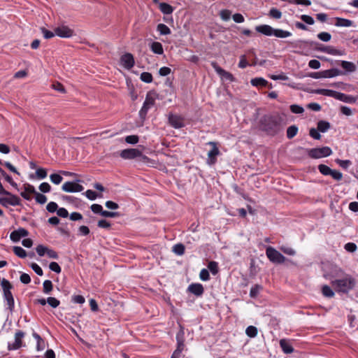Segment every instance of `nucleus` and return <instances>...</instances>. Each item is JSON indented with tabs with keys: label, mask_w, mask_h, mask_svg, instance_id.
Returning a JSON list of instances; mask_svg holds the SVG:
<instances>
[{
	"label": "nucleus",
	"mask_w": 358,
	"mask_h": 358,
	"mask_svg": "<svg viewBox=\"0 0 358 358\" xmlns=\"http://www.w3.org/2000/svg\"><path fill=\"white\" fill-rule=\"evenodd\" d=\"M1 285L3 289V299L6 301L8 308L10 312H13L15 307V302L11 289L13 288V286L5 278L1 281Z\"/></svg>",
	"instance_id": "20e7f679"
},
{
	"label": "nucleus",
	"mask_w": 358,
	"mask_h": 358,
	"mask_svg": "<svg viewBox=\"0 0 358 358\" xmlns=\"http://www.w3.org/2000/svg\"><path fill=\"white\" fill-rule=\"evenodd\" d=\"M330 176L337 181H339L343 178L342 173L336 170H332Z\"/></svg>",
	"instance_id": "052dcab7"
},
{
	"label": "nucleus",
	"mask_w": 358,
	"mask_h": 358,
	"mask_svg": "<svg viewBox=\"0 0 358 358\" xmlns=\"http://www.w3.org/2000/svg\"><path fill=\"white\" fill-rule=\"evenodd\" d=\"M50 178L51 182L56 185H59L63 180L62 177L57 173L51 174Z\"/></svg>",
	"instance_id": "09e8293b"
},
{
	"label": "nucleus",
	"mask_w": 358,
	"mask_h": 358,
	"mask_svg": "<svg viewBox=\"0 0 358 358\" xmlns=\"http://www.w3.org/2000/svg\"><path fill=\"white\" fill-rule=\"evenodd\" d=\"M280 347L282 348V350L285 354H289V353H292L294 351V348H292L291 344L288 341L285 340V339L280 340Z\"/></svg>",
	"instance_id": "393cba45"
},
{
	"label": "nucleus",
	"mask_w": 358,
	"mask_h": 358,
	"mask_svg": "<svg viewBox=\"0 0 358 358\" xmlns=\"http://www.w3.org/2000/svg\"><path fill=\"white\" fill-rule=\"evenodd\" d=\"M155 103V99L152 96H150V94H148L145 98V100L143 103V105L141 109L139 111V115L141 118H145L148 111L150 108H151Z\"/></svg>",
	"instance_id": "1a4fd4ad"
},
{
	"label": "nucleus",
	"mask_w": 358,
	"mask_h": 358,
	"mask_svg": "<svg viewBox=\"0 0 358 358\" xmlns=\"http://www.w3.org/2000/svg\"><path fill=\"white\" fill-rule=\"evenodd\" d=\"M120 64L126 69H131L135 64L134 56L131 53H125L120 57Z\"/></svg>",
	"instance_id": "4468645a"
},
{
	"label": "nucleus",
	"mask_w": 358,
	"mask_h": 358,
	"mask_svg": "<svg viewBox=\"0 0 358 358\" xmlns=\"http://www.w3.org/2000/svg\"><path fill=\"white\" fill-rule=\"evenodd\" d=\"M159 9L162 13L166 15L171 14L173 11V7L166 3H161L159 4Z\"/></svg>",
	"instance_id": "c85d7f7f"
},
{
	"label": "nucleus",
	"mask_w": 358,
	"mask_h": 358,
	"mask_svg": "<svg viewBox=\"0 0 358 358\" xmlns=\"http://www.w3.org/2000/svg\"><path fill=\"white\" fill-rule=\"evenodd\" d=\"M85 194L90 200H95L98 196L96 192L91 189L87 190Z\"/></svg>",
	"instance_id": "338daca9"
},
{
	"label": "nucleus",
	"mask_w": 358,
	"mask_h": 358,
	"mask_svg": "<svg viewBox=\"0 0 358 358\" xmlns=\"http://www.w3.org/2000/svg\"><path fill=\"white\" fill-rule=\"evenodd\" d=\"M355 279L349 274H345L338 279L331 280V285L336 292L348 293L355 286Z\"/></svg>",
	"instance_id": "f03ea898"
},
{
	"label": "nucleus",
	"mask_w": 358,
	"mask_h": 358,
	"mask_svg": "<svg viewBox=\"0 0 358 358\" xmlns=\"http://www.w3.org/2000/svg\"><path fill=\"white\" fill-rule=\"evenodd\" d=\"M300 18L301 19L302 21H303L305 23L308 24L312 25L315 22L314 19L311 16L308 15H302Z\"/></svg>",
	"instance_id": "13d9d810"
},
{
	"label": "nucleus",
	"mask_w": 358,
	"mask_h": 358,
	"mask_svg": "<svg viewBox=\"0 0 358 358\" xmlns=\"http://www.w3.org/2000/svg\"><path fill=\"white\" fill-rule=\"evenodd\" d=\"M338 100L345 103H352L357 101V99L351 95H348L341 92Z\"/></svg>",
	"instance_id": "bb28decb"
},
{
	"label": "nucleus",
	"mask_w": 358,
	"mask_h": 358,
	"mask_svg": "<svg viewBox=\"0 0 358 358\" xmlns=\"http://www.w3.org/2000/svg\"><path fill=\"white\" fill-rule=\"evenodd\" d=\"M188 291L196 296H201L203 294L204 289L200 283H192L189 285Z\"/></svg>",
	"instance_id": "a211bd4d"
},
{
	"label": "nucleus",
	"mask_w": 358,
	"mask_h": 358,
	"mask_svg": "<svg viewBox=\"0 0 358 358\" xmlns=\"http://www.w3.org/2000/svg\"><path fill=\"white\" fill-rule=\"evenodd\" d=\"M58 206L55 202L51 201L48 203L46 209L50 213H55L57 210Z\"/></svg>",
	"instance_id": "4d7b16f0"
},
{
	"label": "nucleus",
	"mask_w": 358,
	"mask_h": 358,
	"mask_svg": "<svg viewBox=\"0 0 358 358\" xmlns=\"http://www.w3.org/2000/svg\"><path fill=\"white\" fill-rule=\"evenodd\" d=\"M62 188L66 192H80L84 189L82 185L74 182H66L63 184Z\"/></svg>",
	"instance_id": "2eb2a0df"
},
{
	"label": "nucleus",
	"mask_w": 358,
	"mask_h": 358,
	"mask_svg": "<svg viewBox=\"0 0 358 358\" xmlns=\"http://www.w3.org/2000/svg\"><path fill=\"white\" fill-rule=\"evenodd\" d=\"M316 50L332 55H342L343 52L331 46L316 47Z\"/></svg>",
	"instance_id": "aec40b11"
},
{
	"label": "nucleus",
	"mask_w": 358,
	"mask_h": 358,
	"mask_svg": "<svg viewBox=\"0 0 358 358\" xmlns=\"http://www.w3.org/2000/svg\"><path fill=\"white\" fill-rule=\"evenodd\" d=\"M28 231L24 228H19L17 230L12 231L10 234V238L13 242H17L22 237L28 236Z\"/></svg>",
	"instance_id": "dca6fc26"
},
{
	"label": "nucleus",
	"mask_w": 358,
	"mask_h": 358,
	"mask_svg": "<svg viewBox=\"0 0 358 358\" xmlns=\"http://www.w3.org/2000/svg\"><path fill=\"white\" fill-rule=\"evenodd\" d=\"M72 301L76 303L83 304L85 303V299L81 295H74L72 296Z\"/></svg>",
	"instance_id": "69168bd1"
},
{
	"label": "nucleus",
	"mask_w": 358,
	"mask_h": 358,
	"mask_svg": "<svg viewBox=\"0 0 358 358\" xmlns=\"http://www.w3.org/2000/svg\"><path fill=\"white\" fill-rule=\"evenodd\" d=\"M322 78H333L342 74V72L337 69H331L322 71Z\"/></svg>",
	"instance_id": "b1692460"
},
{
	"label": "nucleus",
	"mask_w": 358,
	"mask_h": 358,
	"mask_svg": "<svg viewBox=\"0 0 358 358\" xmlns=\"http://www.w3.org/2000/svg\"><path fill=\"white\" fill-rule=\"evenodd\" d=\"M250 83H251L252 85L255 86V87H258V86L265 87L268 85V81L266 80L263 78H253L251 80Z\"/></svg>",
	"instance_id": "cd10ccee"
},
{
	"label": "nucleus",
	"mask_w": 358,
	"mask_h": 358,
	"mask_svg": "<svg viewBox=\"0 0 358 358\" xmlns=\"http://www.w3.org/2000/svg\"><path fill=\"white\" fill-rule=\"evenodd\" d=\"M231 12L229 10H222L220 13V17L224 21H227L230 19Z\"/></svg>",
	"instance_id": "de8ad7c7"
},
{
	"label": "nucleus",
	"mask_w": 358,
	"mask_h": 358,
	"mask_svg": "<svg viewBox=\"0 0 358 358\" xmlns=\"http://www.w3.org/2000/svg\"><path fill=\"white\" fill-rule=\"evenodd\" d=\"M322 294L329 298H331L334 296V292L332 289L328 285H324L322 288Z\"/></svg>",
	"instance_id": "c9c22d12"
},
{
	"label": "nucleus",
	"mask_w": 358,
	"mask_h": 358,
	"mask_svg": "<svg viewBox=\"0 0 358 358\" xmlns=\"http://www.w3.org/2000/svg\"><path fill=\"white\" fill-rule=\"evenodd\" d=\"M13 250L15 255L20 258H24L27 256L26 251L20 246H14Z\"/></svg>",
	"instance_id": "4c0bfd02"
},
{
	"label": "nucleus",
	"mask_w": 358,
	"mask_h": 358,
	"mask_svg": "<svg viewBox=\"0 0 358 358\" xmlns=\"http://www.w3.org/2000/svg\"><path fill=\"white\" fill-rule=\"evenodd\" d=\"M317 38L322 41L328 42L331 40V36L329 33L323 31L317 34Z\"/></svg>",
	"instance_id": "37998d69"
},
{
	"label": "nucleus",
	"mask_w": 358,
	"mask_h": 358,
	"mask_svg": "<svg viewBox=\"0 0 358 358\" xmlns=\"http://www.w3.org/2000/svg\"><path fill=\"white\" fill-rule=\"evenodd\" d=\"M298 127L296 125H292L287 129V137L288 139L293 138L298 133Z\"/></svg>",
	"instance_id": "7c9ffc66"
},
{
	"label": "nucleus",
	"mask_w": 358,
	"mask_h": 358,
	"mask_svg": "<svg viewBox=\"0 0 358 358\" xmlns=\"http://www.w3.org/2000/svg\"><path fill=\"white\" fill-rule=\"evenodd\" d=\"M345 274V273L341 268H340L337 266H334V268H332L331 274L330 275L324 274V277L326 278H329V276H331V278H337V279H338V278H341V277H343Z\"/></svg>",
	"instance_id": "4be33fe9"
},
{
	"label": "nucleus",
	"mask_w": 358,
	"mask_h": 358,
	"mask_svg": "<svg viewBox=\"0 0 358 358\" xmlns=\"http://www.w3.org/2000/svg\"><path fill=\"white\" fill-rule=\"evenodd\" d=\"M269 15L274 19H280L282 17V13L278 9L273 8L269 11Z\"/></svg>",
	"instance_id": "49530a36"
},
{
	"label": "nucleus",
	"mask_w": 358,
	"mask_h": 358,
	"mask_svg": "<svg viewBox=\"0 0 358 358\" xmlns=\"http://www.w3.org/2000/svg\"><path fill=\"white\" fill-rule=\"evenodd\" d=\"M49 268L51 271L57 273H60L62 271L60 266L57 262H52L49 264Z\"/></svg>",
	"instance_id": "6e6d98bb"
},
{
	"label": "nucleus",
	"mask_w": 358,
	"mask_h": 358,
	"mask_svg": "<svg viewBox=\"0 0 358 358\" xmlns=\"http://www.w3.org/2000/svg\"><path fill=\"white\" fill-rule=\"evenodd\" d=\"M330 128L329 122L320 120L317 122V129L321 132H326Z\"/></svg>",
	"instance_id": "473e14b6"
},
{
	"label": "nucleus",
	"mask_w": 358,
	"mask_h": 358,
	"mask_svg": "<svg viewBox=\"0 0 358 358\" xmlns=\"http://www.w3.org/2000/svg\"><path fill=\"white\" fill-rule=\"evenodd\" d=\"M286 124L284 115H265L259 120V129L266 134L274 136L282 131Z\"/></svg>",
	"instance_id": "f257e3e1"
},
{
	"label": "nucleus",
	"mask_w": 358,
	"mask_h": 358,
	"mask_svg": "<svg viewBox=\"0 0 358 358\" xmlns=\"http://www.w3.org/2000/svg\"><path fill=\"white\" fill-rule=\"evenodd\" d=\"M157 30L160 33L161 35H168L171 34V29L169 27L162 23L157 25Z\"/></svg>",
	"instance_id": "2f4dec72"
},
{
	"label": "nucleus",
	"mask_w": 358,
	"mask_h": 358,
	"mask_svg": "<svg viewBox=\"0 0 358 358\" xmlns=\"http://www.w3.org/2000/svg\"><path fill=\"white\" fill-rule=\"evenodd\" d=\"M335 26L336 27H349L352 26L353 22L348 19H345L342 17H336Z\"/></svg>",
	"instance_id": "5701e85b"
},
{
	"label": "nucleus",
	"mask_w": 358,
	"mask_h": 358,
	"mask_svg": "<svg viewBox=\"0 0 358 358\" xmlns=\"http://www.w3.org/2000/svg\"><path fill=\"white\" fill-rule=\"evenodd\" d=\"M41 31L43 35V37L46 39H50L54 37L56 34H55V31H51L48 29H46L44 27H41Z\"/></svg>",
	"instance_id": "c03bdc74"
},
{
	"label": "nucleus",
	"mask_w": 358,
	"mask_h": 358,
	"mask_svg": "<svg viewBox=\"0 0 358 358\" xmlns=\"http://www.w3.org/2000/svg\"><path fill=\"white\" fill-rule=\"evenodd\" d=\"M208 268L213 275H216L218 273V264L216 262H210L208 264Z\"/></svg>",
	"instance_id": "79ce46f5"
},
{
	"label": "nucleus",
	"mask_w": 358,
	"mask_h": 358,
	"mask_svg": "<svg viewBox=\"0 0 358 358\" xmlns=\"http://www.w3.org/2000/svg\"><path fill=\"white\" fill-rule=\"evenodd\" d=\"M36 201L40 204H44L47 201V197L41 193L36 192L35 194Z\"/></svg>",
	"instance_id": "8fccbe9b"
},
{
	"label": "nucleus",
	"mask_w": 358,
	"mask_h": 358,
	"mask_svg": "<svg viewBox=\"0 0 358 358\" xmlns=\"http://www.w3.org/2000/svg\"><path fill=\"white\" fill-rule=\"evenodd\" d=\"M341 65L348 72H354L356 70L355 64L350 62L341 61Z\"/></svg>",
	"instance_id": "c756f323"
},
{
	"label": "nucleus",
	"mask_w": 358,
	"mask_h": 358,
	"mask_svg": "<svg viewBox=\"0 0 358 358\" xmlns=\"http://www.w3.org/2000/svg\"><path fill=\"white\" fill-rule=\"evenodd\" d=\"M306 151L308 156L313 159L326 157L330 156L332 154L331 149L327 146L307 149Z\"/></svg>",
	"instance_id": "39448f33"
},
{
	"label": "nucleus",
	"mask_w": 358,
	"mask_h": 358,
	"mask_svg": "<svg viewBox=\"0 0 358 358\" xmlns=\"http://www.w3.org/2000/svg\"><path fill=\"white\" fill-rule=\"evenodd\" d=\"M208 145L212 146L211 150L208 152V159H207V164L209 165H213L215 164L217 161V156H218L220 152L217 147V144L215 142L210 141L208 142Z\"/></svg>",
	"instance_id": "9d476101"
},
{
	"label": "nucleus",
	"mask_w": 358,
	"mask_h": 358,
	"mask_svg": "<svg viewBox=\"0 0 358 358\" xmlns=\"http://www.w3.org/2000/svg\"><path fill=\"white\" fill-rule=\"evenodd\" d=\"M141 80L145 83H150L152 81V76L149 72H143L140 76Z\"/></svg>",
	"instance_id": "ea45409f"
},
{
	"label": "nucleus",
	"mask_w": 358,
	"mask_h": 358,
	"mask_svg": "<svg viewBox=\"0 0 358 358\" xmlns=\"http://www.w3.org/2000/svg\"><path fill=\"white\" fill-rule=\"evenodd\" d=\"M315 92L317 94H322L330 97H333L336 99L338 100V97L340 96L341 92H336L331 90L327 89H318L315 91Z\"/></svg>",
	"instance_id": "6ab92c4d"
},
{
	"label": "nucleus",
	"mask_w": 358,
	"mask_h": 358,
	"mask_svg": "<svg viewBox=\"0 0 358 358\" xmlns=\"http://www.w3.org/2000/svg\"><path fill=\"white\" fill-rule=\"evenodd\" d=\"M48 250V248H47L43 245H39L36 248V252L40 257L44 256L45 254H46Z\"/></svg>",
	"instance_id": "603ef678"
},
{
	"label": "nucleus",
	"mask_w": 358,
	"mask_h": 358,
	"mask_svg": "<svg viewBox=\"0 0 358 358\" xmlns=\"http://www.w3.org/2000/svg\"><path fill=\"white\" fill-rule=\"evenodd\" d=\"M308 66L313 69H320L321 64L320 62L317 59H312L308 62Z\"/></svg>",
	"instance_id": "774afa93"
},
{
	"label": "nucleus",
	"mask_w": 358,
	"mask_h": 358,
	"mask_svg": "<svg viewBox=\"0 0 358 358\" xmlns=\"http://www.w3.org/2000/svg\"><path fill=\"white\" fill-rule=\"evenodd\" d=\"M24 337V333L22 331L18 330L15 334V341L13 343H8V350H16L22 347V339Z\"/></svg>",
	"instance_id": "6e6552de"
},
{
	"label": "nucleus",
	"mask_w": 358,
	"mask_h": 358,
	"mask_svg": "<svg viewBox=\"0 0 358 358\" xmlns=\"http://www.w3.org/2000/svg\"><path fill=\"white\" fill-rule=\"evenodd\" d=\"M173 252L178 255H182L185 253V246L182 243L173 245Z\"/></svg>",
	"instance_id": "e433bc0d"
},
{
	"label": "nucleus",
	"mask_w": 358,
	"mask_h": 358,
	"mask_svg": "<svg viewBox=\"0 0 358 358\" xmlns=\"http://www.w3.org/2000/svg\"><path fill=\"white\" fill-rule=\"evenodd\" d=\"M290 110L293 113H296V114H301V113H303L304 111V109L303 107H301L299 105H296V104L291 105Z\"/></svg>",
	"instance_id": "5fc2aeb1"
},
{
	"label": "nucleus",
	"mask_w": 358,
	"mask_h": 358,
	"mask_svg": "<svg viewBox=\"0 0 358 358\" xmlns=\"http://www.w3.org/2000/svg\"><path fill=\"white\" fill-rule=\"evenodd\" d=\"M36 174L40 179H44L47 176V171L43 168H39L36 170Z\"/></svg>",
	"instance_id": "680f3d73"
},
{
	"label": "nucleus",
	"mask_w": 358,
	"mask_h": 358,
	"mask_svg": "<svg viewBox=\"0 0 358 358\" xmlns=\"http://www.w3.org/2000/svg\"><path fill=\"white\" fill-rule=\"evenodd\" d=\"M54 31L56 36L61 38H71L74 34L73 29L64 24L55 27Z\"/></svg>",
	"instance_id": "9b49d317"
},
{
	"label": "nucleus",
	"mask_w": 358,
	"mask_h": 358,
	"mask_svg": "<svg viewBox=\"0 0 358 358\" xmlns=\"http://www.w3.org/2000/svg\"><path fill=\"white\" fill-rule=\"evenodd\" d=\"M51 187L48 182H42L39 185V189L43 193H47L50 191Z\"/></svg>",
	"instance_id": "e2e57ef3"
},
{
	"label": "nucleus",
	"mask_w": 358,
	"mask_h": 358,
	"mask_svg": "<svg viewBox=\"0 0 358 358\" xmlns=\"http://www.w3.org/2000/svg\"><path fill=\"white\" fill-rule=\"evenodd\" d=\"M169 122L170 124L176 129L184 127L183 119L178 115H170L169 117Z\"/></svg>",
	"instance_id": "f3484780"
},
{
	"label": "nucleus",
	"mask_w": 358,
	"mask_h": 358,
	"mask_svg": "<svg viewBox=\"0 0 358 358\" xmlns=\"http://www.w3.org/2000/svg\"><path fill=\"white\" fill-rule=\"evenodd\" d=\"M150 48L155 54L162 55L164 53L162 45L159 42H152Z\"/></svg>",
	"instance_id": "a878e982"
},
{
	"label": "nucleus",
	"mask_w": 358,
	"mask_h": 358,
	"mask_svg": "<svg viewBox=\"0 0 358 358\" xmlns=\"http://www.w3.org/2000/svg\"><path fill=\"white\" fill-rule=\"evenodd\" d=\"M176 341H177V348L176 350H180V351L182 352L185 348L184 345V331L180 329V331L176 335Z\"/></svg>",
	"instance_id": "412c9836"
},
{
	"label": "nucleus",
	"mask_w": 358,
	"mask_h": 358,
	"mask_svg": "<svg viewBox=\"0 0 358 358\" xmlns=\"http://www.w3.org/2000/svg\"><path fill=\"white\" fill-rule=\"evenodd\" d=\"M212 66L213 67L215 71L217 72V73L221 76L222 78H223L226 80L230 81V82L235 81V78L234 77V76L231 73L222 69L220 66H219L217 64V63L213 62Z\"/></svg>",
	"instance_id": "ddd939ff"
},
{
	"label": "nucleus",
	"mask_w": 358,
	"mask_h": 358,
	"mask_svg": "<svg viewBox=\"0 0 358 358\" xmlns=\"http://www.w3.org/2000/svg\"><path fill=\"white\" fill-rule=\"evenodd\" d=\"M199 278L203 281H207L210 279V275L208 269L203 268L200 271Z\"/></svg>",
	"instance_id": "3c124183"
},
{
	"label": "nucleus",
	"mask_w": 358,
	"mask_h": 358,
	"mask_svg": "<svg viewBox=\"0 0 358 358\" xmlns=\"http://www.w3.org/2000/svg\"><path fill=\"white\" fill-rule=\"evenodd\" d=\"M31 268L34 270V271L38 275L41 276L43 274L42 268L36 263H32L31 264Z\"/></svg>",
	"instance_id": "0e129e2a"
},
{
	"label": "nucleus",
	"mask_w": 358,
	"mask_h": 358,
	"mask_svg": "<svg viewBox=\"0 0 358 358\" xmlns=\"http://www.w3.org/2000/svg\"><path fill=\"white\" fill-rule=\"evenodd\" d=\"M262 288V286L259 285H255L252 286L250 291V296L251 298H256Z\"/></svg>",
	"instance_id": "72a5a7b5"
},
{
	"label": "nucleus",
	"mask_w": 358,
	"mask_h": 358,
	"mask_svg": "<svg viewBox=\"0 0 358 358\" xmlns=\"http://www.w3.org/2000/svg\"><path fill=\"white\" fill-rule=\"evenodd\" d=\"M7 195L8 197H0V204L4 207H8L9 205L15 206L20 204V199L10 192H8V194H4Z\"/></svg>",
	"instance_id": "0eeeda50"
},
{
	"label": "nucleus",
	"mask_w": 358,
	"mask_h": 358,
	"mask_svg": "<svg viewBox=\"0 0 358 358\" xmlns=\"http://www.w3.org/2000/svg\"><path fill=\"white\" fill-rule=\"evenodd\" d=\"M47 303L52 307V308H57L59 306L60 301L57 299L55 297L50 296L47 299Z\"/></svg>",
	"instance_id": "a18cd8bd"
},
{
	"label": "nucleus",
	"mask_w": 358,
	"mask_h": 358,
	"mask_svg": "<svg viewBox=\"0 0 358 358\" xmlns=\"http://www.w3.org/2000/svg\"><path fill=\"white\" fill-rule=\"evenodd\" d=\"M43 292L47 294H49L53 289L52 282L50 280H45L43 282Z\"/></svg>",
	"instance_id": "f704fd0d"
},
{
	"label": "nucleus",
	"mask_w": 358,
	"mask_h": 358,
	"mask_svg": "<svg viewBox=\"0 0 358 358\" xmlns=\"http://www.w3.org/2000/svg\"><path fill=\"white\" fill-rule=\"evenodd\" d=\"M266 255L268 259L274 264H282L285 261V257L280 252L270 246L266 248Z\"/></svg>",
	"instance_id": "423d86ee"
},
{
	"label": "nucleus",
	"mask_w": 358,
	"mask_h": 358,
	"mask_svg": "<svg viewBox=\"0 0 358 358\" xmlns=\"http://www.w3.org/2000/svg\"><path fill=\"white\" fill-rule=\"evenodd\" d=\"M125 141L129 144H136L138 142V136L136 135L127 136L125 138Z\"/></svg>",
	"instance_id": "864d4df0"
},
{
	"label": "nucleus",
	"mask_w": 358,
	"mask_h": 358,
	"mask_svg": "<svg viewBox=\"0 0 358 358\" xmlns=\"http://www.w3.org/2000/svg\"><path fill=\"white\" fill-rule=\"evenodd\" d=\"M319 130L317 129L312 128L310 129V136L316 140H320L321 138V135L319 133Z\"/></svg>",
	"instance_id": "bf43d9fd"
},
{
	"label": "nucleus",
	"mask_w": 358,
	"mask_h": 358,
	"mask_svg": "<svg viewBox=\"0 0 358 358\" xmlns=\"http://www.w3.org/2000/svg\"><path fill=\"white\" fill-rule=\"evenodd\" d=\"M142 152L136 148L124 149L121 151L120 155L124 159H132L137 157H140Z\"/></svg>",
	"instance_id": "f8f14e48"
},
{
	"label": "nucleus",
	"mask_w": 358,
	"mask_h": 358,
	"mask_svg": "<svg viewBox=\"0 0 358 358\" xmlns=\"http://www.w3.org/2000/svg\"><path fill=\"white\" fill-rule=\"evenodd\" d=\"M245 334L250 338H254L257 335V329L254 326H249L245 330Z\"/></svg>",
	"instance_id": "a19ab883"
},
{
	"label": "nucleus",
	"mask_w": 358,
	"mask_h": 358,
	"mask_svg": "<svg viewBox=\"0 0 358 358\" xmlns=\"http://www.w3.org/2000/svg\"><path fill=\"white\" fill-rule=\"evenodd\" d=\"M318 170L324 176H330L332 171L328 166L324 164H320Z\"/></svg>",
	"instance_id": "58836bf2"
},
{
	"label": "nucleus",
	"mask_w": 358,
	"mask_h": 358,
	"mask_svg": "<svg viewBox=\"0 0 358 358\" xmlns=\"http://www.w3.org/2000/svg\"><path fill=\"white\" fill-rule=\"evenodd\" d=\"M255 30L267 36H275L277 38H284L292 36V33L280 29H274L268 24L258 25L255 27Z\"/></svg>",
	"instance_id": "7ed1b4c3"
}]
</instances>
